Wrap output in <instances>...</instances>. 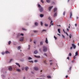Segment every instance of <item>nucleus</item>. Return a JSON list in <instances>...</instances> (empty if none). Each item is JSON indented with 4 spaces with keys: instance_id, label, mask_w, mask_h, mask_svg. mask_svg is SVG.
I'll return each mask as SVG.
<instances>
[{
    "instance_id": "1",
    "label": "nucleus",
    "mask_w": 79,
    "mask_h": 79,
    "mask_svg": "<svg viewBox=\"0 0 79 79\" xmlns=\"http://www.w3.org/2000/svg\"><path fill=\"white\" fill-rule=\"evenodd\" d=\"M43 52H47V48L45 46H44L43 47Z\"/></svg>"
},
{
    "instance_id": "2",
    "label": "nucleus",
    "mask_w": 79,
    "mask_h": 79,
    "mask_svg": "<svg viewBox=\"0 0 79 79\" xmlns=\"http://www.w3.org/2000/svg\"><path fill=\"white\" fill-rule=\"evenodd\" d=\"M43 10L44 9H43L42 7H41L39 9V11H40V12H42V11H43Z\"/></svg>"
},
{
    "instance_id": "3",
    "label": "nucleus",
    "mask_w": 79,
    "mask_h": 79,
    "mask_svg": "<svg viewBox=\"0 0 79 79\" xmlns=\"http://www.w3.org/2000/svg\"><path fill=\"white\" fill-rule=\"evenodd\" d=\"M24 40V37H22L20 38L19 40V41H21V42H23Z\"/></svg>"
},
{
    "instance_id": "4",
    "label": "nucleus",
    "mask_w": 79,
    "mask_h": 79,
    "mask_svg": "<svg viewBox=\"0 0 79 79\" xmlns=\"http://www.w3.org/2000/svg\"><path fill=\"white\" fill-rule=\"evenodd\" d=\"M72 46L73 48L74 49H75L76 48V46L74 44H72Z\"/></svg>"
},
{
    "instance_id": "5",
    "label": "nucleus",
    "mask_w": 79,
    "mask_h": 79,
    "mask_svg": "<svg viewBox=\"0 0 79 79\" xmlns=\"http://www.w3.org/2000/svg\"><path fill=\"white\" fill-rule=\"evenodd\" d=\"M53 6L49 7L48 8V10L49 11H51V9H52V8H53Z\"/></svg>"
},
{
    "instance_id": "6",
    "label": "nucleus",
    "mask_w": 79,
    "mask_h": 79,
    "mask_svg": "<svg viewBox=\"0 0 79 79\" xmlns=\"http://www.w3.org/2000/svg\"><path fill=\"white\" fill-rule=\"evenodd\" d=\"M34 69L35 70V71H38V70H39V68L37 67H35L34 68Z\"/></svg>"
},
{
    "instance_id": "7",
    "label": "nucleus",
    "mask_w": 79,
    "mask_h": 79,
    "mask_svg": "<svg viewBox=\"0 0 79 79\" xmlns=\"http://www.w3.org/2000/svg\"><path fill=\"white\" fill-rule=\"evenodd\" d=\"M8 69L9 70V71H12V68H11V67H10L8 68Z\"/></svg>"
},
{
    "instance_id": "8",
    "label": "nucleus",
    "mask_w": 79,
    "mask_h": 79,
    "mask_svg": "<svg viewBox=\"0 0 79 79\" xmlns=\"http://www.w3.org/2000/svg\"><path fill=\"white\" fill-rule=\"evenodd\" d=\"M78 55H79V54H78V52L77 51L75 53V56H78Z\"/></svg>"
},
{
    "instance_id": "9",
    "label": "nucleus",
    "mask_w": 79,
    "mask_h": 79,
    "mask_svg": "<svg viewBox=\"0 0 79 79\" xmlns=\"http://www.w3.org/2000/svg\"><path fill=\"white\" fill-rule=\"evenodd\" d=\"M16 64L17 66H19V67H20V66H20V65L19 64V63H15Z\"/></svg>"
},
{
    "instance_id": "10",
    "label": "nucleus",
    "mask_w": 79,
    "mask_h": 79,
    "mask_svg": "<svg viewBox=\"0 0 79 79\" xmlns=\"http://www.w3.org/2000/svg\"><path fill=\"white\" fill-rule=\"evenodd\" d=\"M70 18H72V16H73V14H72V12H71L70 13Z\"/></svg>"
},
{
    "instance_id": "11",
    "label": "nucleus",
    "mask_w": 79,
    "mask_h": 79,
    "mask_svg": "<svg viewBox=\"0 0 79 79\" xmlns=\"http://www.w3.org/2000/svg\"><path fill=\"white\" fill-rule=\"evenodd\" d=\"M35 57L36 58H40V56H37L36 55H35Z\"/></svg>"
},
{
    "instance_id": "12",
    "label": "nucleus",
    "mask_w": 79,
    "mask_h": 79,
    "mask_svg": "<svg viewBox=\"0 0 79 79\" xmlns=\"http://www.w3.org/2000/svg\"><path fill=\"white\" fill-rule=\"evenodd\" d=\"M45 42H46V44H48V40H47V38H46V40L45 41Z\"/></svg>"
},
{
    "instance_id": "13",
    "label": "nucleus",
    "mask_w": 79,
    "mask_h": 79,
    "mask_svg": "<svg viewBox=\"0 0 79 79\" xmlns=\"http://www.w3.org/2000/svg\"><path fill=\"white\" fill-rule=\"evenodd\" d=\"M34 53L35 54H37V53H38V52H37V50H36L34 51Z\"/></svg>"
},
{
    "instance_id": "14",
    "label": "nucleus",
    "mask_w": 79,
    "mask_h": 79,
    "mask_svg": "<svg viewBox=\"0 0 79 79\" xmlns=\"http://www.w3.org/2000/svg\"><path fill=\"white\" fill-rule=\"evenodd\" d=\"M29 69V68L27 67H26L25 68V70L26 71H27V69Z\"/></svg>"
},
{
    "instance_id": "15",
    "label": "nucleus",
    "mask_w": 79,
    "mask_h": 79,
    "mask_svg": "<svg viewBox=\"0 0 79 79\" xmlns=\"http://www.w3.org/2000/svg\"><path fill=\"white\" fill-rule=\"evenodd\" d=\"M5 53H6V54H8V53L10 54V52H8V51H6L5 52Z\"/></svg>"
},
{
    "instance_id": "16",
    "label": "nucleus",
    "mask_w": 79,
    "mask_h": 79,
    "mask_svg": "<svg viewBox=\"0 0 79 79\" xmlns=\"http://www.w3.org/2000/svg\"><path fill=\"white\" fill-rule=\"evenodd\" d=\"M56 10H57V9L56 8H55L54 10V12H56Z\"/></svg>"
},
{
    "instance_id": "17",
    "label": "nucleus",
    "mask_w": 79,
    "mask_h": 79,
    "mask_svg": "<svg viewBox=\"0 0 79 79\" xmlns=\"http://www.w3.org/2000/svg\"><path fill=\"white\" fill-rule=\"evenodd\" d=\"M40 16L41 18H43V17L44 16V15L43 14H41L40 15Z\"/></svg>"
},
{
    "instance_id": "18",
    "label": "nucleus",
    "mask_w": 79,
    "mask_h": 79,
    "mask_svg": "<svg viewBox=\"0 0 79 79\" xmlns=\"http://www.w3.org/2000/svg\"><path fill=\"white\" fill-rule=\"evenodd\" d=\"M53 22V21L52 20L50 24L52 25V26H53V23H52Z\"/></svg>"
},
{
    "instance_id": "19",
    "label": "nucleus",
    "mask_w": 79,
    "mask_h": 79,
    "mask_svg": "<svg viewBox=\"0 0 79 79\" xmlns=\"http://www.w3.org/2000/svg\"><path fill=\"white\" fill-rule=\"evenodd\" d=\"M57 31L59 34H60L61 33L60 32V29H58Z\"/></svg>"
},
{
    "instance_id": "20",
    "label": "nucleus",
    "mask_w": 79,
    "mask_h": 79,
    "mask_svg": "<svg viewBox=\"0 0 79 79\" xmlns=\"http://www.w3.org/2000/svg\"><path fill=\"white\" fill-rule=\"evenodd\" d=\"M38 23H37V22H35V26H38Z\"/></svg>"
},
{
    "instance_id": "21",
    "label": "nucleus",
    "mask_w": 79,
    "mask_h": 79,
    "mask_svg": "<svg viewBox=\"0 0 79 79\" xmlns=\"http://www.w3.org/2000/svg\"><path fill=\"white\" fill-rule=\"evenodd\" d=\"M47 78H48V79H51V78H52L51 77L49 76H47Z\"/></svg>"
},
{
    "instance_id": "22",
    "label": "nucleus",
    "mask_w": 79,
    "mask_h": 79,
    "mask_svg": "<svg viewBox=\"0 0 79 79\" xmlns=\"http://www.w3.org/2000/svg\"><path fill=\"white\" fill-rule=\"evenodd\" d=\"M46 2L48 3H50V0H46Z\"/></svg>"
},
{
    "instance_id": "23",
    "label": "nucleus",
    "mask_w": 79,
    "mask_h": 79,
    "mask_svg": "<svg viewBox=\"0 0 79 79\" xmlns=\"http://www.w3.org/2000/svg\"><path fill=\"white\" fill-rule=\"evenodd\" d=\"M17 71H18V72H19V73L20 72H21V70H20L19 69H17Z\"/></svg>"
},
{
    "instance_id": "24",
    "label": "nucleus",
    "mask_w": 79,
    "mask_h": 79,
    "mask_svg": "<svg viewBox=\"0 0 79 79\" xmlns=\"http://www.w3.org/2000/svg\"><path fill=\"white\" fill-rule=\"evenodd\" d=\"M30 45H28V50H30V48H31V47H30Z\"/></svg>"
},
{
    "instance_id": "25",
    "label": "nucleus",
    "mask_w": 79,
    "mask_h": 79,
    "mask_svg": "<svg viewBox=\"0 0 79 79\" xmlns=\"http://www.w3.org/2000/svg\"><path fill=\"white\" fill-rule=\"evenodd\" d=\"M56 13H55L54 15V17H56Z\"/></svg>"
},
{
    "instance_id": "26",
    "label": "nucleus",
    "mask_w": 79,
    "mask_h": 79,
    "mask_svg": "<svg viewBox=\"0 0 79 79\" xmlns=\"http://www.w3.org/2000/svg\"><path fill=\"white\" fill-rule=\"evenodd\" d=\"M72 55V54H71V53L70 52L69 54V56H71Z\"/></svg>"
},
{
    "instance_id": "27",
    "label": "nucleus",
    "mask_w": 79,
    "mask_h": 79,
    "mask_svg": "<svg viewBox=\"0 0 79 79\" xmlns=\"http://www.w3.org/2000/svg\"><path fill=\"white\" fill-rule=\"evenodd\" d=\"M48 19H49V20H50V21H51V20H52V19H51V18L50 17H49Z\"/></svg>"
},
{
    "instance_id": "28",
    "label": "nucleus",
    "mask_w": 79,
    "mask_h": 79,
    "mask_svg": "<svg viewBox=\"0 0 79 79\" xmlns=\"http://www.w3.org/2000/svg\"><path fill=\"white\" fill-rule=\"evenodd\" d=\"M40 23L41 26H43V23H42V22H41Z\"/></svg>"
},
{
    "instance_id": "29",
    "label": "nucleus",
    "mask_w": 79,
    "mask_h": 79,
    "mask_svg": "<svg viewBox=\"0 0 79 79\" xmlns=\"http://www.w3.org/2000/svg\"><path fill=\"white\" fill-rule=\"evenodd\" d=\"M22 30H23V31H27V30L24 28H22Z\"/></svg>"
},
{
    "instance_id": "30",
    "label": "nucleus",
    "mask_w": 79,
    "mask_h": 79,
    "mask_svg": "<svg viewBox=\"0 0 79 79\" xmlns=\"http://www.w3.org/2000/svg\"><path fill=\"white\" fill-rule=\"evenodd\" d=\"M20 48H21V47L20 46L18 47V50H19Z\"/></svg>"
},
{
    "instance_id": "31",
    "label": "nucleus",
    "mask_w": 79,
    "mask_h": 79,
    "mask_svg": "<svg viewBox=\"0 0 79 79\" xmlns=\"http://www.w3.org/2000/svg\"><path fill=\"white\" fill-rule=\"evenodd\" d=\"M71 37H72V35L71 34L70 35H69V37L70 39L71 38Z\"/></svg>"
},
{
    "instance_id": "32",
    "label": "nucleus",
    "mask_w": 79,
    "mask_h": 79,
    "mask_svg": "<svg viewBox=\"0 0 79 79\" xmlns=\"http://www.w3.org/2000/svg\"><path fill=\"white\" fill-rule=\"evenodd\" d=\"M28 60H32V58L31 57H29L28 58Z\"/></svg>"
},
{
    "instance_id": "33",
    "label": "nucleus",
    "mask_w": 79,
    "mask_h": 79,
    "mask_svg": "<svg viewBox=\"0 0 79 79\" xmlns=\"http://www.w3.org/2000/svg\"><path fill=\"white\" fill-rule=\"evenodd\" d=\"M65 13H66L65 11H64L63 12V15H64H64H65Z\"/></svg>"
},
{
    "instance_id": "34",
    "label": "nucleus",
    "mask_w": 79,
    "mask_h": 79,
    "mask_svg": "<svg viewBox=\"0 0 79 79\" xmlns=\"http://www.w3.org/2000/svg\"><path fill=\"white\" fill-rule=\"evenodd\" d=\"M10 44H11V41H9L8 42V44L9 45H10Z\"/></svg>"
},
{
    "instance_id": "35",
    "label": "nucleus",
    "mask_w": 79,
    "mask_h": 79,
    "mask_svg": "<svg viewBox=\"0 0 79 79\" xmlns=\"http://www.w3.org/2000/svg\"><path fill=\"white\" fill-rule=\"evenodd\" d=\"M38 7H39V8H41V6H40V5H39V4H38Z\"/></svg>"
},
{
    "instance_id": "36",
    "label": "nucleus",
    "mask_w": 79,
    "mask_h": 79,
    "mask_svg": "<svg viewBox=\"0 0 79 79\" xmlns=\"http://www.w3.org/2000/svg\"><path fill=\"white\" fill-rule=\"evenodd\" d=\"M44 31L45 32H46L47 31L45 30H43L42 31V32H44Z\"/></svg>"
},
{
    "instance_id": "37",
    "label": "nucleus",
    "mask_w": 79,
    "mask_h": 79,
    "mask_svg": "<svg viewBox=\"0 0 79 79\" xmlns=\"http://www.w3.org/2000/svg\"><path fill=\"white\" fill-rule=\"evenodd\" d=\"M40 45H43V42H41L40 43Z\"/></svg>"
},
{
    "instance_id": "38",
    "label": "nucleus",
    "mask_w": 79,
    "mask_h": 79,
    "mask_svg": "<svg viewBox=\"0 0 79 79\" xmlns=\"http://www.w3.org/2000/svg\"><path fill=\"white\" fill-rule=\"evenodd\" d=\"M44 62L45 64H47V62H46V60H45V61H44Z\"/></svg>"
},
{
    "instance_id": "39",
    "label": "nucleus",
    "mask_w": 79,
    "mask_h": 79,
    "mask_svg": "<svg viewBox=\"0 0 79 79\" xmlns=\"http://www.w3.org/2000/svg\"><path fill=\"white\" fill-rule=\"evenodd\" d=\"M5 52H2V55H4V54H5Z\"/></svg>"
},
{
    "instance_id": "40",
    "label": "nucleus",
    "mask_w": 79,
    "mask_h": 79,
    "mask_svg": "<svg viewBox=\"0 0 79 79\" xmlns=\"http://www.w3.org/2000/svg\"><path fill=\"white\" fill-rule=\"evenodd\" d=\"M29 62H30V63H33V61L31 60L30 61H29Z\"/></svg>"
},
{
    "instance_id": "41",
    "label": "nucleus",
    "mask_w": 79,
    "mask_h": 79,
    "mask_svg": "<svg viewBox=\"0 0 79 79\" xmlns=\"http://www.w3.org/2000/svg\"><path fill=\"white\" fill-rule=\"evenodd\" d=\"M37 60H35L34 61V62H35V63H37Z\"/></svg>"
},
{
    "instance_id": "42",
    "label": "nucleus",
    "mask_w": 79,
    "mask_h": 79,
    "mask_svg": "<svg viewBox=\"0 0 79 79\" xmlns=\"http://www.w3.org/2000/svg\"><path fill=\"white\" fill-rule=\"evenodd\" d=\"M45 26L46 27H47V26H48V24H45Z\"/></svg>"
},
{
    "instance_id": "43",
    "label": "nucleus",
    "mask_w": 79,
    "mask_h": 79,
    "mask_svg": "<svg viewBox=\"0 0 79 79\" xmlns=\"http://www.w3.org/2000/svg\"><path fill=\"white\" fill-rule=\"evenodd\" d=\"M72 68V67H70L69 68V70L70 71H71V69Z\"/></svg>"
},
{
    "instance_id": "44",
    "label": "nucleus",
    "mask_w": 79,
    "mask_h": 79,
    "mask_svg": "<svg viewBox=\"0 0 79 79\" xmlns=\"http://www.w3.org/2000/svg\"><path fill=\"white\" fill-rule=\"evenodd\" d=\"M63 38H64H64H65V37H64V36L63 35H62Z\"/></svg>"
},
{
    "instance_id": "45",
    "label": "nucleus",
    "mask_w": 79,
    "mask_h": 79,
    "mask_svg": "<svg viewBox=\"0 0 79 79\" xmlns=\"http://www.w3.org/2000/svg\"><path fill=\"white\" fill-rule=\"evenodd\" d=\"M12 61H13V59H11L10 60V62H11Z\"/></svg>"
},
{
    "instance_id": "46",
    "label": "nucleus",
    "mask_w": 79,
    "mask_h": 79,
    "mask_svg": "<svg viewBox=\"0 0 79 79\" xmlns=\"http://www.w3.org/2000/svg\"><path fill=\"white\" fill-rule=\"evenodd\" d=\"M20 35H22V36H23L24 35V34H23V33H21L20 34Z\"/></svg>"
},
{
    "instance_id": "47",
    "label": "nucleus",
    "mask_w": 79,
    "mask_h": 79,
    "mask_svg": "<svg viewBox=\"0 0 79 79\" xmlns=\"http://www.w3.org/2000/svg\"><path fill=\"white\" fill-rule=\"evenodd\" d=\"M76 56H74L73 57V59H74V60H75V59H76Z\"/></svg>"
},
{
    "instance_id": "48",
    "label": "nucleus",
    "mask_w": 79,
    "mask_h": 79,
    "mask_svg": "<svg viewBox=\"0 0 79 79\" xmlns=\"http://www.w3.org/2000/svg\"><path fill=\"white\" fill-rule=\"evenodd\" d=\"M54 39H55V40H56V39H57V38H56V37H55V36H54Z\"/></svg>"
},
{
    "instance_id": "49",
    "label": "nucleus",
    "mask_w": 79,
    "mask_h": 79,
    "mask_svg": "<svg viewBox=\"0 0 79 79\" xmlns=\"http://www.w3.org/2000/svg\"><path fill=\"white\" fill-rule=\"evenodd\" d=\"M41 2H42V3H44V1H43V0H41Z\"/></svg>"
},
{
    "instance_id": "50",
    "label": "nucleus",
    "mask_w": 79,
    "mask_h": 79,
    "mask_svg": "<svg viewBox=\"0 0 79 79\" xmlns=\"http://www.w3.org/2000/svg\"><path fill=\"white\" fill-rule=\"evenodd\" d=\"M44 55H45L46 56H47V54H46V53L44 54Z\"/></svg>"
},
{
    "instance_id": "51",
    "label": "nucleus",
    "mask_w": 79,
    "mask_h": 79,
    "mask_svg": "<svg viewBox=\"0 0 79 79\" xmlns=\"http://www.w3.org/2000/svg\"><path fill=\"white\" fill-rule=\"evenodd\" d=\"M33 32H35V33H37V31H33Z\"/></svg>"
},
{
    "instance_id": "52",
    "label": "nucleus",
    "mask_w": 79,
    "mask_h": 79,
    "mask_svg": "<svg viewBox=\"0 0 79 79\" xmlns=\"http://www.w3.org/2000/svg\"><path fill=\"white\" fill-rule=\"evenodd\" d=\"M67 59L68 60H69V57H68L67 58Z\"/></svg>"
},
{
    "instance_id": "53",
    "label": "nucleus",
    "mask_w": 79,
    "mask_h": 79,
    "mask_svg": "<svg viewBox=\"0 0 79 79\" xmlns=\"http://www.w3.org/2000/svg\"><path fill=\"white\" fill-rule=\"evenodd\" d=\"M66 35H67V36H68V33H67V32H66Z\"/></svg>"
},
{
    "instance_id": "54",
    "label": "nucleus",
    "mask_w": 79,
    "mask_h": 79,
    "mask_svg": "<svg viewBox=\"0 0 79 79\" xmlns=\"http://www.w3.org/2000/svg\"><path fill=\"white\" fill-rule=\"evenodd\" d=\"M75 26L76 27H77V23H76V24H75Z\"/></svg>"
},
{
    "instance_id": "55",
    "label": "nucleus",
    "mask_w": 79,
    "mask_h": 79,
    "mask_svg": "<svg viewBox=\"0 0 79 79\" xmlns=\"http://www.w3.org/2000/svg\"><path fill=\"white\" fill-rule=\"evenodd\" d=\"M73 49V47H71L70 48V50H72Z\"/></svg>"
},
{
    "instance_id": "56",
    "label": "nucleus",
    "mask_w": 79,
    "mask_h": 79,
    "mask_svg": "<svg viewBox=\"0 0 79 79\" xmlns=\"http://www.w3.org/2000/svg\"><path fill=\"white\" fill-rule=\"evenodd\" d=\"M52 64H53V63H50V65H52Z\"/></svg>"
},
{
    "instance_id": "57",
    "label": "nucleus",
    "mask_w": 79,
    "mask_h": 79,
    "mask_svg": "<svg viewBox=\"0 0 79 79\" xmlns=\"http://www.w3.org/2000/svg\"><path fill=\"white\" fill-rule=\"evenodd\" d=\"M68 75H66V78H68Z\"/></svg>"
},
{
    "instance_id": "58",
    "label": "nucleus",
    "mask_w": 79,
    "mask_h": 79,
    "mask_svg": "<svg viewBox=\"0 0 79 79\" xmlns=\"http://www.w3.org/2000/svg\"><path fill=\"white\" fill-rule=\"evenodd\" d=\"M67 31H69V29H68V28H67Z\"/></svg>"
},
{
    "instance_id": "59",
    "label": "nucleus",
    "mask_w": 79,
    "mask_h": 79,
    "mask_svg": "<svg viewBox=\"0 0 79 79\" xmlns=\"http://www.w3.org/2000/svg\"><path fill=\"white\" fill-rule=\"evenodd\" d=\"M26 79V77H23V79Z\"/></svg>"
},
{
    "instance_id": "60",
    "label": "nucleus",
    "mask_w": 79,
    "mask_h": 79,
    "mask_svg": "<svg viewBox=\"0 0 79 79\" xmlns=\"http://www.w3.org/2000/svg\"><path fill=\"white\" fill-rule=\"evenodd\" d=\"M57 35H59V36H60V34H57Z\"/></svg>"
},
{
    "instance_id": "61",
    "label": "nucleus",
    "mask_w": 79,
    "mask_h": 79,
    "mask_svg": "<svg viewBox=\"0 0 79 79\" xmlns=\"http://www.w3.org/2000/svg\"><path fill=\"white\" fill-rule=\"evenodd\" d=\"M57 26H59L60 27L61 25H57Z\"/></svg>"
},
{
    "instance_id": "62",
    "label": "nucleus",
    "mask_w": 79,
    "mask_h": 79,
    "mask_svg": "<svg viewBox=\"0 0 79 79\" xmlns=\"http://www.w3.org/2000/svg\"><path fill=\"white\" fill-rule=\"evenodd\" d=\"M70 26H69V29H70Z\"/></svg>"
},
{
    "instance_id": "63",
    "label": "nucleus",
    "mask_w": 79,
    "mask_h": 79,
    "mask_svg": "<svg viewBox=\"0 0 79 79\" xmlns=\"http://www.w3.org/2000/svg\"><path fill=\"white\" fill-rule=\"evenodd\" d=\"M34 44H35V41H34Z\"/></svg>"
},
{
    "instance_id": "64",
    "label": "nucleus",
    "mask_w": 79,
    "mask_h": 79,
    "mask_svg": "<svg viewBox=\"0 0 79 79\" xmlns=\"http://www.w3.org/2000/svg\"><path fill=\"white\" fill-rule=\"evenodd\" d=\"M78 45L79 46V43H78Z\"/></svg>"
}]
</instances>
